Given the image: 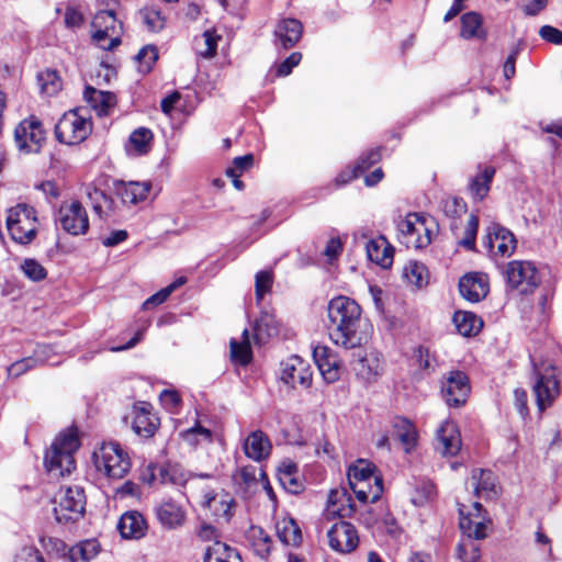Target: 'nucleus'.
Returning a JSON list of instances; mask_svg holds the SVG:
<instances>
[{
	"label": "nucleus",
	"mask_w": 562,
	"mask_h": 562,
	"mask_svg": "<svg viewBox=\"0 0 562 562\" xmlns=\"http://www.w3.org/2000/svg\"><path fill=\"white\" fill-rule=\"evenodd\" d=\"M471 480L477 496L490 498L497 494L496 477L492 471L475 469L472 471Z\"/></svg>",
	"instance_id": "nucleus-37"
},
{
	"label": "nucleus",
	"mask_w": 562,
	"mask_h": 562,
	"mask_svg": "<svg viewBox=\"0 0 562 562\" xmlns=\"http://www.w3.org/2000/svg\"><path fill=\"white\" fill-rule=\"evenodd\" d=\"M273 284V274L271 270H261L256 273L255 294L259 304L263 296L271 291Z\"/></svg>",
	"instance_id": "nucleus-55"
},
{
	"label": "nucleus",
	"mask_w": 562,
	"mask_h": 562,
	"mask_svg": "<svg viewBox=\"0 0 562 562\" xmlns=\"http://www.w3.org/2000/svg\"><path fill=\"white\" fill-rule=\"evenodd\" d=\"M79 447L80 441L75 431L61 432L45 453L46 470L57 476L70 474L76 468L74 453Z\"/></svg>",
	"instance_id": "nucleus-3"
},
{
	"label": "nucleus",
	"mask_w": 562,
	"mask_h": 562,
	"mask_svg": "<svg viewBox=\"0 0 562 562\" xmlns=\"http://www.w3.org/2000/svg\"><path fill=\"white\" fill-rule=\"evenodd\" d=\"M436 449L442 456H456L461 449V437L457 425L451 420H445L437 430Z\"/></svg>",
	"instance_id": "nucleus-22"
},
{
	"label": "nucleus",
	"mask_w": 562,
	"mask_h": 562,
	"mask_svg": "<svg viewBox=\"0 0 562 562\" xmlns=\"http://www.w3.org/2000/svg\"><path fill=\"white\" fill-rule=\"evenodd\" d=\"M86 497L80 486L60 487L54 498L53 513L59 524L77 521L85 512Z\"/></svg>",
	"instance_id": "nucleus-6"
},
{
	"label": "nucleus",
	"mask_w": 562,
	"mask_h": 562,
	"mask_svg": "<svg viewBox=\"0 0 562 562\" xmlns=\"http://www.w3.org/2000/svg\"><path fill=\"white\" fill-rule=\"evenodd\" d=\"M92 40L100 48L112 50L121 44L122 24L113 10L99 11L92 20Z\"/></svg>",
	"instance_id": "nucleus-7"
},
{
	"label": "nucleus",
	"mask_w": 562,
	"mask_h": 562,
	"mask_svg": "<svg viewBox=\"0 0 562 562\" xmlns=\"http://www.w3.org/2000/svg\"><path fill=\"white\" fill-rule=\"evenodd\" d=\"M535 384L533 392L537 405L540 412L551 405L559 394V381L557 379V369L551 363L533 364Z\"/></svg>",
	"instance_id": "nucleus-8"
},
{
	"label": "nucleus",
	"mask_w": 562,
	"mask_h": 562,
	"mask_svg": "<svg viewBox=\"0 0 562 562\" xmlns=\"http://www.w3.org/2000/svg\"><path fill=\"white\" fill-rule=\"evenodd\" d=\"M151 131L146 127H138L130 135L127 150L136 155L146 154L151 147Z\"/></svg>",
	"instance_id": "nucleus-45"
},
{
	"label": "nucleus",
	"mask_w": 562,
	"mask_h": 562,
	"mask_svg": "<svg viewBox=\"0 0 562 562\" xmlns=\"http://www.w3.org/2000/svg\"><path fill=\"white\" fill-rule=\"evenodd\" d=\"M5 224L12 240L20 245L31 244L37 234L36 212L25 203L8 210Z\"/></svg>",
	"instance_id": "nucleus-4"
},
{
	"label": "nucleus",
	"mask_w": 562,
	"mask_h": 562,
	"mask_svg": "<svg viewBox=\"0 0 562 562\" xmlns=\"http://www.w3.org/2000/svg\"><path fill=\"white\" fill-rule=\"evenodd\" d=\"M117 530L124 539H140L146 533L147 522L140 513L128 510L119 519Z\"/></svg>",
	"instance_id": "nucleus-26"
},
{
	"label": "nucleus",
	"mask_w": 562,
	"mask_h": 562,
	"mask_svg": "<svg viewBox=\"0 0 562 562\" xmlns=\"http://www.w3.org/2000/svg\"><path fill=\"white\" fill-rule=\"evenodd\" d=\"M83 98L99 116L108 115L115 104V95L113 93L97 90L89 86L85 89Z\"/></svg>",
	"instance_id": "nucleus-33"
},
{
	"label": "nucleus",
	"mask_w": 562,
	"mask_h": 562,
	"mask_svg": "<svg viewBox=\"0 0 562 562\" xmlns=\"http://www.w3.org/2000/svg\"><path fill=\"white\" fill-rule=\"evenodd\" d=\"M37 82L41 92L47 97L55 95L60 91L63 82L56 70L46 69L37 75Z\"/></svg>",
	"instance_id": "nucleus-49"
},
{
	"label": "nucleus",
	"mask_w": 562,
	"mask_h": 562,
	"mask_svg": "<svg viewBox=\"0 0 562 562\" xmlns=\"http://www.w3.org/2000/svg\"><path fill=\"white\" fill-rule=\"evenodd\" d=\"M231 355L232 359L241 366H247L251 361V348L247 329L243 331L241 341L232 339Z\"/></svg>",
	"instance_id": "nucleus-51"
},
{
	"label": "nucleus",
	"mask_w": 562,
	"mask_h": 562,
	"mask_svg": "<svg viewBox=\"0 0 562 562\" xmlns=\"http://www.w3.org/2000/svg\"><path fill=\"white\" fill-rule=\"evenodd\" d=\"M326 512L328 515L339 516L340 518L351 517L356 507L349 492L344 487L331 490L328 495Z\"/></svg>",
	"instance_id": "nucleus-27"
},
{
	"label": "nucleus",
	"mask_w": 562,
	"mask_h": 562,
	"mask_svg": "<svg viewBox=\"0 0 562 562\" xmlns=\"http://www.w3.org/2000/svg\"><path fill=\"white\" fill-rule=\"evenodd\" d=\"M488 281L485 274L469 273L459 281V291L462 297L471 303H477L488 293Z\"/></svg>",
	"instance_id": "nucleus-23"
},
{
	"label": "nucleus",
	"mask_w": 562,
	"mask_h": 562,
	"mask_svg": "<svg viewBox=\"0 0 562 562\" xmlns=\"http://www.w3.org/2000/svg\"><path fill=\"white\" fill-rule=\"evenodd\" d=\"M483 246L493 256L509 257L516 249L517 240L506 227L491 223L483 238Z\"/></svg>",
	"instance_id": "nucleus-15"
},
{
	"label": "nucleus",
	"mask_w": 562,
	"mask_h": 562,
	"mask_svg": "<svg viewBox=\"0 0 562 562\" xmlns=\"http://www.w3.org/2000/svg\"><path fill=\"white\" fill-rule=\"evenodd\" d=\"M276 532L279 540L285 546L296 548L302 543V530L299 524L290 516H284L277 520Z\"/></svg>",
	"instance_id": "nucleus-31"
},
{
	"label": "nucleus",
	"mask_w": 562,
	"mask_h": 562,
	"mask_svg": "<svg viewBox=\"0 0 562 562\" xmlns=\"http://www.w3.org/2000/svg\"><path fill=\"white\" fill-rule=\"evenodd\" d=\"M494 175V167H479L477 173L471 179L469 184V191L473 200L482 201L487 195Z\"/></svg>",
	"instance_id": "nucleus-34"
},
{
	"label": "nucleus",
	"mask_w": 562,
	"mask_h": 562,
	"mask_svg": "<svg viewBox=\"0 0 562 562\" xmlns=\"http://www.w3.org/2000/svg\"><path fill=\"white\" fill-rule=\"evenodd\" d=\"M137 69L140 74L150 72L158 60V49L155 45L144 46L135 56Z\"/></svg>",
	"instance_id": "nucleus-53"
},
{
	"label": "nucleus",
	"mask_w": 562,
	"mask_h": 562,
	"mask_svg": "<svg viewBox=\"0 0 562 562\" xmlns=\"http://www.w3.org/2000/svg\"><path fill=\"white\" fill-rule=\"evenodd\" d=\"M407 247L422 249L431 243V229L427 225V218L418 213H409L397 225Z\"/></svg>",
	"instance_id": "nucleus-9"
},
{
	"label": "nucleus",
	"mask_w": 562,
	"mask_h": 562,
	"mask_svg": "<svg viewBox=\"0 0 562 562\" xmlns=\"http://www.w3.org/2000/svg\"><path fill=\"white\" fill-rule=\"evenodd\" d=\"M452 321L457 331L463 337L475 336L483 327V321L472 312L458 311Z\"/></svg>",
	"instance_id": "nucleus-35"
},
{
	"label": "nucleus",
	"mask_w": 562,
	"mask_h": 562,
	"mask_svg": "<svg viewBox=\"0 0 562 562\" xmlns=\"http://www.w3.org/2000/svg\"><path fill=\"white\" fill-rule=\"evenodd\" d=\"M461 37L465 40L481 38L484 40L486 34L482 29V18L475 12H468L461 16Z\"/></svg>",
	"instance_id": "nucleus-43"
},
{
	"label": "nucleus",
	"mask_w": 562,
	"mask_h": 562,
	"mask_svg": "<svg viewBox=\"0 0 562 562\" xmlns=\"http://www.w3.org/2000/svg\"><path fill=\"white\" fill-rule=\"evenodd\" d=\"M138 18L149 32H159L165 27L166 18L156 5H147L139 10Z\"/></svg>",
	"instance_id": "nucleus-46"
},
{
	"label": "nucleus",
	"mask_w": 562,
	"mask_h": 562,
	"mask_svg": "<svg viewBox=\"0 0 562 562\" xmlns=\"http://www.w3.org/2000/svg\"><path fill=\"white\" fill-rule=\"evenodd\" d=\"M278 334V323L273 313L262 311L254 326V338L258 344H265L267 339Z\"/></svg>",
	"instance_id": "nucleus-39"
},
{
	"label": "nucleus",
	"mask_w": 562,
	"mask_h": 562,
	"mask_svg": "<svg viewBox=\"0 0 562 562\" xmlns=\"http://www.w3.org/2000/svg\"><path fill=\"white\" fill-rule=\"evenodd\" d=\"M443 212L447 216L457 218L467 212V205L462 199L448 198L443 201Z\"/></svg>",
	"instance_id": "nucleus-61"
},
{
	"label": "nucleus",
	"mask_w": 562,
	"mask_h": 562,
	"mask_svg": "<svg viewBox=\"0 0 562 562\" xmlns=\"http://www.w3.org/2000/svg\"><path fill=\"white\" fill-rule=\"evenodd\" d=\"M243 450L247 458L261 462L269 458L272 445L269 437L261 430L251 431L243 442Z\"/></svg>",
	"instance_id": "nucleus-24"
},
{
	"label": "nucleus",
	"mask_w": 562,
	"mask_h": 562,
	"mask_svg": "<svg viewBox=\"0 0 562 562\" xmlns=\"http://www.w3.org/2000/svg\"><path fill=\"white\" fill-rule=\"evenodd\" d=\"M157 477L162 484L183 486L192 477V474L180 464L167 463L158 468Z\"/></svg>",
	"instance_id": "nucleus-41"
},
{
	"label": "nucleus",
	"mask_w": 562,
	"mask_h": 562,
	"mask_svg": "<svg viewBox=\"0 0 562 562\" xmlns=\"http://www.w3.org/2000/svg\"><path fill=\"white\" fill-rule=\"evenodd\" d=\"M302 59L299 52L292 53L286 59L277 66L276 74L279 77H285L291 74L292 69L296 67Z\"/></svg>",
	"instance_id": "nucleus-64"
},
{
	"label": "nucleus",
	"mask_w": 562,
	"mask_h": 562,
	"mask_svg": "<svg viewBox=\"0 0 562 562\" xmlns=\"http://www.w3.org/2000/svg\"><path fill=\"white\" fill-rule=\"evenodd\" d=\"M249 538L255 553L261 559L268 558L271 552L272 540L262 528L252 527L250 529Z\"/></svg>",
	"instance_id": "nucleus-52"
},
{
	"label": "nucleus",
	"mask_w": 562,
	"mask_h": 562,
	"mask_svg": "<svg viewBox=\"0 0 562 562\" xmlns=\"http://www.w3.org/2000/svg\"><path fill=\"white\" fill-rule=\"evenodd\" d=\"M350 488L360 503H374L380 499L383 493V483H373V481H348Z\"/></svg>",
	"instance_id": "nucleus-40"
},
{
	"label": "nucleus",
	"mask_w": 562,
	"mask_h": 562,
	"mask_svg": "<svg viewBox=\"0 0 562 562\" xmlns=\"http://www.w3.org/2000/svg\"><path fill=\"white\" fill-rule=\"evenodd\" d=\"M57 221L68 234L85 235L89 229V217L79 201L64 202L58 211Z\"/></svg>",
	"instance_id": "nucleus-14"
},
{
	"label": "nucleus",
	"mask_w": 562,
	"mask_h": 562,
	"mask_svg": "<svg viewBox=\"0 0 562 562\" xmlns=\"http://www.w3.org/2000/svg\"><path fill=\"white\" fill-rule=\"evenodd\" d=\"M92 465L101 480L117 481L132 469V459L126 448L117 441H103L92 451Z\"/></svg>",
	"instance_id": "nucleus-2"
},
{
	"label": "nucleus",
	"mask_w": 562,
	"mask_h": 562,
	"mask_svg": "<svg viewBox=\"0 0 562 562\" xmlns=\"http://www.w3.org/2000/svg\"><path fill=\"white\" fill-rule=\"evenodd\" d=\"M459 526L464 537L474 539H484L486 537L490 520L480 503L475 502L470 507L461 504L459 506Z\"/></svg>",
	"instance_id": "nucleus-13"
},
{
	"label": "nucleus",
	"mask_w": 562,
	"mask_h": 562,
	"mask_svg": "<svg viewBox=\"0 0 562 562\" xmlns=\"http://www.w3.org/2000/svg\"><path fill=\"white\" fill-rule=\"evenodd\" d=\"M181 439L191 447H198L213 441V432L211 429L203 427L199 422L180 432Z\"/></svg>",
	"instance_id": "nucleus-44"
},
{
	"label": "nucleus",
	"mask_w": 562,
	"mask_h": 562,
	"mask_svg": "<svg viewBox=\"0 0 562 562\" xmlns=\"http://www.w3.org/2000/svg\"><path fill=\"white\" fill-rule=\"evenodd\" d=\"M348 481H373V483H382L381 476L375 473V467L363 459L358 460L348 469Z\"/></svg>",
	"instance_id": "nucleus-42"
},
{
	"label": "nucleus",
	"mask_w": 562,
	"mask_h": 562,
	"mask_svg": "<svg viewBox=\"0 0 562 562\" xmlns=\"http://www.w3.org/2000/svg\"><path fill=\"white\" fill-rule=\"evenodd\" d=\"M158 521L167 529H176L184 522L186 512L172 499L162 501L156 507Z\"/></svg>",
	"instance_id": "nucleus-28"
},
{
	"label": "nucleus",
	"mask_w": 562,
	"mask_h": 562,
	"mask_svg": "<svg viewBox=\"0 0 562 562\" xmlns=\"http://www.w3.org/2000/svg\"><path fill=\"white\" fill-rule=\"evenodd\" d=\"M260 470L254 465L241 467L236 473V480L246 484L247 487H251L260 481V477H257Z\"/></svg>",
	"instance_id": "nucleus-62"
},
{
	"label": "nucleus",
	"mask_w": 562,
	"mask_h": 562,
	"mask_svg": "<svg viewBox=\"0 0 562 562\" xmlns=\"http://www.w3.org/2000/svg\"><path fill=\"white\" fill-rule=\"evenodd\" d=\"M89 198L93 204V211L99 215H108L113 209V200L103 191L94 189L89 193Z\"/></svg>",
	"instance_id": "nucleus-56"
},
{
	"label": "nucleus",
	"mask_w": 562,
	"mask_h": 562,
	"mask_svg": "<svg viewBox=\"0 0 562 562\" xmlns=\"http://www.w3.org/2000/svg\"><path fill=\"white\" fill-rule=\"evenodd\" d=\"M367 256L370 261L382 268H389L393 262V247L387 243L386 238L380 236L371 239L366 245Z\"/></svg>",
	"instance_id": "nucleus-30"
},
{
	"label": "nucleus",
	"mask_w": 562,
	"mask_h": 562,
	"mask_svg": "<svg viewBox=\"0 0 562 562\" xmlns=\"http://www.w3.org/2000/svg\"><path fill=\"white\" fill-rule=\"evenodd\" d=\"M24 276L33 282L42 281L46 278V269L35 259H25L21 265Z\"/></svg>",
	"instance_id": "nucleus-57"
},
{
	"label": "nucleus",
	"mask_w": 562,
	"mask_h": 562,
	"mask_svg": "<svg viewBox=\"0 0 562 562\" xmlns=\"http://www.w3.org/2000/svg\"><path fill=\"white\" fill-rule=\"evenodd\" d=\"M221 36L212 30H206L203 34L195 38L194 46L196 54L203 58H212L216 54L217 42Z\"/></svg>",
	"instance_id": "nucleus-48"
},
{
	"label": "nucleus",
	"mask_w": 562,
	"mask_h": 562,
	"mask_svg": "<svg viewBox=\"0 0 562 562\" xmlns=\"http://www.w3.org/2000/svg\"><path fill=\"white\" fill-rule=\"evenodd\" d=\"M329 547L339 553H350L359 544L358 531L348 521H336L327 531Z\"/></svg>",
	"instance_id": "nucleus-17"
},
{
	"label": "nucleus",
	"mask_w": 562,
	"mask_h": 562,
	"mask_svg": "<svg viewBox=\"0 0 562 562\" xmlns=\"http://www.w3.org/2000/svg\"><path fill=\"white\" fill-rule=\"evenodd\" d=\"M477 539L471 537H464L457 549L458 558L462 562H477L481 553L480 546L476 542Z\"/></svg>",
	"instance_id": "nucleus-54"
},
{
	"label": "nucleus",
	"mask_w": 562,
	"mask_h": 562,
	"mask_svg": "<svg viewBox=\"0 0 562 562\" xmlns=\"http://www.w3.org/2000/svg\"><path fill=\"white\" fill-rule=\"evenodd\" d=\"M92 132V123L82 110L75 109L66 112L55 126V135L59 143L78 145Z\"/></svg>",
	"instance_id": "nucleus-5"
},
{
	"label": "nucleus",
	"mask_w": 562,
	"mask_h": 562,
	"mask_svg": "<svg viewBox=\"0 0 562 562\" xmlns=\"http://www.w3.org/2000/svg\"><path fill=\"white\" fill-rule=\"evenodd\" d=\"M303 24L293 18H285L278 22L274 29V44L283 49L292 48L302 37Z\"/></svg>",
	"instance_id": "nucleus-21"
},
{
	"label": "nucleus",
	"mask_w": 562,
	"mask_h": 562,
	"mask_svg": "<svg viewBox=\"0 0 562 562\" xmlns=\"http://www.w3.org/2000/svg\"><path fill=\"white\" fill-rule=\"evenodd\" d=\"M204 562H241L238 551L228 544L215 541L205 548Z\"/></svg>",
	"instance_id": "nucleus-38"
},
{
	"label": "nucleus",
	"mask_w": 562,
	"mask_h": 562,
	"mask_svg": "<svg viewBox=\"0 0 562 562\" xmlns=\"http://www.w3.org/2000/svg\"><path fill=\"white\" fill-rule=\"evenodd\" d=\"M394 435L402 443L404 450L409 452L417 443L418 434L414 424L404 417H395L393 420Z\"/></svg>",
	"instance_id": "nucleus-36"
},
{
	"label": "nucleus",
	"mask_w": 562,
	"mask_h": 562,
	"mask_svg": "<svg viewBox=\"0 0 562 562\" xmlns=\"http://www.w3.org/2000/svg\"><path fill=\"white\" fill-rule=\"evenodd\" d=\"M278 479L280 484L285 491L292 494H297L302 490V483L297 480L292 472H279Z\"/></svg>",
	"instance_id": "nucleus-63"
},
{
	"label": "nucleus",
	"mask_w": 562,
	"mask_h": 562,
	"mask_svg": "<svg viewBox=\"0 0 562 562\" xmlns=\"http://www.w3.org/2000/svg\"><path fill=\"white\" fill-rule=\"evenodd\" d=\"M325 326L329 340L346 350L359 348L370 338L371 326L362 317L361 306L345 295L328 302Z\"/></svg>",
	"instance_id": "nucleus-1"
},
{
	"label": "nucleus",
	"mask_w": 562,
	"mask_h": 562,
	"mask_svg": "<svg viewBox=\"0 0 562 562\" xmlns=\"http://www.w3.org/2000/svg\"><path fill=\"white\" fill-rule=\"evenodd\" d=\"M150 189V181H122L116 187L123 203L133 205L145 201L148 198Z\"/></svg>",
	"instance_id": "nucleus-29"
},
{
	"label": "nucleus",
	"mask_w": 562,
	"mask_h": 562,
	"mask_svg": "<svg viewBox=\"0 0 562 562\" xmlns=\"http://www.w3.org/2000/svg\"><path fill=\"white\" fill-rule=\"evenodd\" d=\"M159 419L153 413L151 405L140 402L133 407L132 428L134 432L143 438H150L158 428Z\"/></svg>",
	"instance_id": "nucleus-19"
},
{
	"label": "nucleus",
	"mask_w": 562,
	"mask_h": 562,
	"mask_svg": "<svg viewBox=\"0 0 562 562\" xmlns=\"http://www.w3.org/2000/svg\"><path fill=\"white\" fill-rule=\"evenodd\" d=\"M470 392V381L465 372L452 370L443 375L441 395L448 406L460 407L464 405Z\"/></svg>",
	"instance_id": "nucleus-12"
},
{
	"label": "nucleus",
	"mask_w": 562,
	"mask_h": 562,
	"mask_svg": "<svg viewBox=\"0 0 562 562\" xmlns=\"http://www.w3.org/2000/svg\"><path fill=\"white\" fill-rule=\"evenodd\" d=\"M506 281L520 293L532 292L540 283V274L536 266L527 260H513L505 270Z\"/></svg>",
	"instance_id": "nucleus-10"
},
{
	"label": "nucleus",
	"mask_w": 562,
	"mask_h": 562,
	"mask_svg": "<svg viewBox=\"0 0 562 562\" xmlns=\"http://www.w3.org/2000/svg\"><path fill=\"white\" fill-rule=\"evenodd\" d=\"M355 370L357 376L364 383L375 382L384 372L382 355L376 350L366 351V353L359 358Z\"/></svg>",
	"instance_id": "nucleus-20"
},
{
	"label": "nucleus",
	"mask_w": 562,
	"mask_h": 562,
	"mask_svg": "<svg viewBox=\"0 0 562 562\" xmlns=\"http://www.w3.org/2000/svg\"><path fill=\"white\" fill-rule=\"evenodd\" d=\"M314 361L328 383H334L340 378L341 363L337 353L327 346H316L313 349Z\"/></svg>",
	"instance_id": "nucleus-18"
},
{
	"label": "nucleus",
	"mask_w": 562,
	"mask_h": 562,
	"mask_svg": "<svg viewBox=\"0 0 562 562\" xmlns=\"http://www.w3.org/2000/svg\"><path fill=\"white\" fill-rule=\"evenodd\" d=\"M403 278L407 283L423 288L428 283V270L422 262L409 261L403 269Z\"/></svg>",
	"instance_id": "nucleus-47"
},
{
	"label": "nucleus",
	"mask_w": 562,
	"mask_h": 562,
	"mask_svg": "<svg viewBox=\"0 0 562 562\" xmlns=\"http://www.w3.org/2000/svg\"><path fill=\"white\" fill-rule=\"evenodd\" d=\"M14 140L21 153H40L45 142V131L41 121L34 116L23 120L14 130Z\"/></svg>",
	"instance_id": "nucleus-11"
},
{
	"label": "nucleus",
	"mask_w": 562,
	"mask_h": 562,
	"mask_svg": "<svg viewBox=\"0 0 562 562\" xmlns=\"http://www.w3.org/2000/svg\"><path fill=\"white\" fill-rule=\"evenodd\" d=\"M280 379L285 384L295 387H310L312 371L310 364L299 356H291L280 364Z\"/></svg>",
	"instance_id": "nucleus-16"
},
{
	"label": "nucleus",
	"mask_w": 562,
	"mask_h": 562,
	"mask_svg": "<svg viewBox=\"0 0 562 562\" xmlns=\"http://www.w3.org/2000/svg\"><path fill=\"white\" fill-rule=\"evenodd\" d=\"M100 551L101 546L97 539H87L68 548L64 557L69 562H90Z\"/></svg>",
	"instance_id": "nucleus-32"
},
{
	"label": "nucleus",
	"mask_w": 562,
	"mask_h": 562,
	"mask_svg": "<svg viewBox=\"0 0 562 562\" xmlns=\"http://www.w3.org/2000/svg\"><path fill=\"white\" fill-rule=\"evenodd\" d=\"M363 521L367 526L371 527L378 524H381L385 531L390 533L392 537H397L400 533V528L397 522L393 516L390 514L384 515V517L380 520L378 517L372 516L371 513H368V517L363 518Z\"/></svg>",
	"instance_id": "nucleus-59"
},
{
	"label": "nucleus",
	"mask_w": 562,
	"mask_h": 562,
	"mask_svg": "<svg viewBox=\"0 0 562 562\" xmlns=\"http://www.w3.org/2000/svg\"><path fill=\"white\" fill-rule=\"evenodd\" d=\"M203 505L207 507L212 514L224 521H228L233 516L234 498L229 493L224 491H207L203 496Z\"/></svg>",
	"instance_id": "nucleus-25"
},
{
	"label": "nucleus",
	"mask_w": 562,
	"mask_h": 562,
	"mask_svg": "<svg viewBox=\"0 0 562 562\" xmlns=\"http://www.w3.org/2000/svg\"><path fill=\"white\" fill-rule=\"evenodd\" d=\"M436 495V487L430 481L420 482L416 488L415 494L412 497V502L416 506H423L429 501H431Z\"/></svg>",
	"instance_id": "nucleus-58"
},
{
	"label": "nucleus",
	"mask_w": 562,
	"mask_h": 562,
	"mask_svg": "<svg viewBox=\"0 0 562 562\" xmlns=\"http://www.w3.org/2000/svg\"><path fill=\"white\" fill-rule=\"evenodd\" d=\"M43 348V346H37V349L35 350V356L23 358L9 366L8 375L10 378H18L27 372L29 370L35 368L38 363H43L44 361H46L44 357L40 356Z\"/></svg>",
	"instance_id": "nucleus-50"
},
{
	"label": "nucleus",
	"mask_w": 562,
	"mask_h": 562,
	"mask_svg": "<svg viewBox=\"0 0 562 562\" xmlns=\"http://www.w3.org/2000/svg\"><path fill=\"white\" fill-rule=\"evenodd\" d=\"M477 228L479 217L475 214H471L464 231V237L460 239L459 244L469 250H473L475 247Z\"/></svg>",
	"instance_id": "nucleus-60"
}]
</instances>
